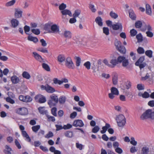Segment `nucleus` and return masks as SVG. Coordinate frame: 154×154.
<instances>
[{
  "mask_svg": "<svg viewBox=\"0 0 154 154\" xmlns=\"http://www.w3.org/2000/svg\"><path fill=\"white\" fill-rule=\"evenodd\" d=\"M57 108L55 107H53L51 110V112L53 115L54 116H57V114L56 113L57 112Z\"/></svg>",
  "mask_w": 154,
  "mask_h": 154,
  "instance_id": "052dcab7",
  "label": "nucleus"
},
{
  "mask_svg": "<svg viewBox=\"0 0 154 154\" xmlns=\"http://www.w3.org/2000/svg\"><path fill=\"white\" fill-rule=\"evenodd\" d=\"M119 57H118L117 59H112L110 62L111 64L109 63L107 60L106 59L104 60L103 61V63L106 65L108 66L109 67L113 68H114L117 64L119 63V61H118Z\"/></svg>",
  "mask_w": 154,
  "mask_h": 154,
  "instance_id": "20e7f679",
  "label": "nucleus"
},
{
  "mask_svg": "<svg viewBox=\"0 0 154 154\" xmlns=\"http://www.w3.org/2000/svg\"><path fill=\"white\" fill-rule=\"evenodd\" d=\"M22 11L19 8L15 9L14 15L17 18H19L22 16Z\"/></svg>",
  "mask_w": 154,
  "mask_h": 154,
  "instance_id": "f8f14e48",
  "label": "nucleus"
},
{
  "mask_svg": "<svg viewBox=\"0 0 154 154\" xmlns=\"http://www.w3.org/2000/svg\"><path fill=\"white\" fill-rule=\"evenodd\" d=\"M32 54L34 55V56L36 60H38L41 62H43V59L42 57L40 55L35 52H33Z\"/></svg>",
  "mask_w": 154,
  "mask_h": 154,
  "instance_id": "4468645a",
  "label": "nucleus"
},
{
  "mask_svg": "<svg viewBox=\"0 0 154 154\" xmlns=\"http://www.w3.org/2000/svg\"><path fill=\"white\" fill-rule=\"evenodd\" d=\"M54 102H55L54 101L52 100H48V104L50 107H51L52 106H55L57 103Z\"/></svg>",
  "mask_w": 154,
  "mask_h": 154,
  "instance_id": "79ce46f5",
  "label": "nucleus"
},
{
  "mask_svg": "<svg viewBox=\"0 0 154 154\" xmlns=\"http://www.w3.org/2000/svg\"><path fill=\"white\" fill-rule=\"evenodd\" d=\"M81 13V11L79 10H76L75 11L73 15V17L76 18L80 15Z\"/></svg>",
  "mask_w": 154,
  "mask_h": 154,
  "instance_id": "de8ad7c7",
  "label": "nucleus"
},
{
  "mask_svg": "<svg viewBox=\"0 0 154 154\" xmlns=\"http://www.w3.org/2000/svg\"><path fill=\"white\" fill-rule=\"evenodd\" d=\"M45 29L48 31L49 33L54 34H59L60 33L59 26L56 24L51 25L47 23L45 25Z\"/></svg>",
  "mask_w": 154,
  "mask_h": 154,
  "instance_id": "f257e3e1",
  "label": "nucleus"
},
{
  "mask_svg": "<svg viewBox=\"0 0 154 154\" xmlns=\"http://www.w3.org/2000/svg\"><path fill=\"white\" fill-rule=\"evenodd\" d=\"M89 8L93 12H95L96 11V10L94 8V5H93L90 4Z\"/></svg>",
  "mask_w": 154,
  "mask_h": 154,
  "instance_id": "338daca9",
  "label": "nucleus"
},
{
  "mask_svg": "<svg viewBox=\"0 0 154 154\" xmlns=\"http://www.w3.org/2000/svg\"><path fill=\"white\" fill-rule=\"evenodd\" d=\"M54 136V134L52 132L50 131L45 136V137L47 138H49L52 137Z\"/></svg>",
  "mask_w": 154,
  "mask_h": 154,
  "instance_id": "3c124183",
  "label": "nucleus"
},
{
  "mask_svg": "<svg viewBox=\"0 0 154 154\" xmlns=\"http://www.w3.org/2000/svg\"><path fill=\"white\" fill-rule=\"evenodd\" d=\"M66 7V5L63 3L59 6V8L60 10L62 11L64 10Z\"/></svg>",
  "mask_w": 154,
  "mask_h": 154,
  "instance_id": "864d4df0",
  "label": "nucleus"
},
{
  "mask_svg": "<svg viewBox=\"0 0 154 154\" xmlns=\"http://www.w3.org/2000/svg\"><path fill=\"white\" fill-rule=\"evenodd\" d=\"M145 54L149 58L152 57V51L151 50H148L145 52Z\"/></svg>",
  "mask_w": 154,
  "mask_h": 154,
  "instance_id": "a19ab883",
  "label": "nucleus"
},
{
  "mask_svg": "<svg viewBox=\"0 0 154 154\" xmlns=\"http://www.w3.org/2000/svg\"><path fill=\"white\" fill-rule=\"evenodd\" d=\"M11 80L12 83L14 84H17L20 81L19 78L15 75L11 77Z\"/></svg>",
  "mask_w": 154,
  "mask_h": 154,
  "instance_id": "4be33fe9",
  "label": "nucleus"
},
{
  "mask_svg": "<svg viewBox=\"0 0 154 154\" xmlns=\"http://www.w3.org/2000/svg\"><path fill=\"white\" fill-rule=\"evenodd\" d=\"M131 86V83L129 81H127L125 83V88L126 89L130 88Z\"/></svg>",
  "mask_w": 154,
  "mask_h": 154,
  "instance_id": "5fc2aeb1",
  "label": "nucleus"
},
{
  "mask_svg": "<svg viewBox=\"0 0 154 154\" xmlns=\"http://www.w3.org/2000/svg\"><path fill=\"white\" fill-rule=\"evenodd\" d=\"M22 75L23 78H26V79H29L31 77L29 74L26 71L24 72L23 73Z\"/></svg>",
  "mask_w": 154,
  "mask_h": 154,
  "instance_id": "72a5a7b5",
  "label": "nucleus"
},
{
  "mask_svg": "<svg viewBox=\"0 0 154 154\" xmlns=\"http://www.w3.org/2000/svg\"><path fill=\"white\" fill-rule=\"evenodd\" d=\"M51 100L55 102V103H57L58 101V98L57 96L54 94L50 96Z\"/></svg>",
  "mask_w": 154,
  "mask_h": 154,
  "instance_id": "473e14b6",
  "label": "nucleus"
},
{
  "mask_svg": "<svg viewBox=\"0 0 154 154\" xmlns=\"http://www.w3.org/2000/svg\"><path fill=\"white\" fill-rule=\"evenodd\" d=\"M43 107H40L38 108L39 112L42 114H44L47 112V111L44 109Z\"/></svg>",
  "mask_w": 154,
  "mask_h": 154,
  "instance_id": "58836bf2",
  "label": "nucleus"
},
{
  "mask_svg": "<svg viewBox=\"0 0 154 154\" xmlns=\"http://www.w3.org/2000/svg\"><path fill=\"white\" fill-rule=\"evenodd\" d=\"M112 28L114 30H117L120 29H122V26L121 23H116L112 25Z\"/></svg>",
  "mask_w": 154,
  "mask_h": 154,
  "instance_id": "2eb2a0df",
  "label": "nucleus"
},
{
  "mask_svg": "<svg viewBox=\"0 0 154 154\" xmlns=\"http://www.w3.org/2000/svg\"><path fill=\"white\" fill-rule=\"evenodd\" d=\"M146 29L148 31H151L152 30V28L149 24H146L145 23H143V26L140 29L141 31L144 32Z\"/></svg>",
  "mask_w": 154,
  "mask_h": 154,
  "instance_id": "9b49d317",
  "label": "nucleus"
},
{
  "mask_svg": "<svg viewBox=\"0 0 154 154\" xmlns=\"http://www.w3.org/2000/svg\"><path fill=\"white\" fill-rule=\"evenodd\" d=\"M75 146L77 148L79 149L80 150H82L83 147V146L82 144H80L78 143H76Z\"/></svg>",
  "mask_w": 154,
  "mask_h": 154,
  "instance_id": "0e129e2a",
  "label": "nucleus"
},
{
  "mask_svg": "<svg viewBox=\"0 0 154 154\" xmlns=\"http://www.w3.org/2000/svg\"><path fill=\"white\" fill-rule=\"evenodd\" d=\"M95 21L99 26H103L102 20L100 17H96Z\"/></svg>",
  "mask_w": 154,
  "mask_h": 154,
  "instance_id": "b1692460",
  "label": "nucleus"
},
{
  "mask_svg": "<svg viewBox=\"0 0 154 154\" xmlns=\"http://www.w3.org/2000/svg\"><path fill=\"white\" fill-rule=\"evenodd\" d=\"M129 13L130 18L133 20H135L136 17L132 9H130L129 11Z\"/></svg>",
  "mask_w": 154,
  "mask_h": 154,
  "instance_id": "a211bd4d",
  "label": "nucleus"
},
{
  "mask_svg": "<svg viewBox=\"0 0 154 154\" xmlns=\"http://www.w3.org/2000/svg\"><path fill=\"white\" fill-rule=\"evenodd\" d=\"M66 98L65 96L62 95L60 96L58 99L59 103L60 104H64L66 101Z\"/></svg>",
  "mask_w": 154,
  "mask_h": 154,
  "instance_id": "393cba45",
  "label": "nucleus"
},
{
  "mask_svg": "<svg viewBox=\"0 0 154 154\" xmlns=\"http://www.w3.org/2000/svg\"><path fill=\"white\" fill-rule=\"evenodd\" d=\"M65 65L69 69H73L74 68V63L70 57H68L66 58Z\"/></svg>",
  "mask_w": 154,
  "mask_h": 154,
  "instance_id": "423d86ee",
  "label": "nucleus"
},
{
  "mask_svg": "<svg viewBox=\"0 0 154 154\" xmlns=\"http://www.w3.org/2000/svg\"><path fill=\"white\" fill-rule=\"evenodd\" d=\"M22 134L23 136L26 138V140L28 142H30L31 140L29 135L26 131H21Z\"/></svg>",
  "mask_w": 154,
  "mask_h": 154,
  "instance_id": "dca6fc26",
  "label": "nucleus"
},
{
  "mask_svg": "<svg viewBox=\"0 0 154 154\" xmlns=\"http://www.w3.org/2000/svg\"><path fill=\"white\" fill-rule=\"evenodd\" d=\"M112 81L113 85H116L117 84L118 78L116 75H115L112 77Z\"/></svg>",
  "mask_w": 154,
  "mask_h": 154,
  "instance_id": "ea45409f",
  "label": "nucleus"
},
{
  "mask_svg": "<svg viewBox=\"0 0 154 154\" xmlns=\"http://www.w3.org/2000/svg\"><path fill=\"white\" fill-rule=\"evenodd\" d=\"M65 136L69 138H71L73 136V133L72 131H67L64 133Z\"/></svg>",
  "mask_w": 154,
  "mask_h": 154,
  "instance_id": "4c0bfd02",
  "label": "nucleus"
},
{
  "mask_svg": "<svg viewBox=\"0 0 154 154\" xmlns=\"http://www.w3.org/2000/svg\"><path fill=\"white\" fill-rule=\"evenodd\" d=\"M137 53L139 54H143L145 52V51L143 48L139 47L137 50Z\"/></svg>",
  "mask_w": 154,
  "mask_h": 154,
  "instance_id": "49530a36",
  "label": "nucleus"
},
{
  "mask_svg": "<svg viewBox=\"0 0 154 154\" xmlns=\"http://www.w3.org/2000/svg\"><path fill=\"white\" fill-rule=\"evenodd\" d=\"M41 88L42 90H45L48 93H53L55 91V90L54 88L50 86L48 84L45 85H42Z\"/></svg>",
  "mask_w": 154,
  "mask_h": 154,
  "instance_id": "39448f33",
  "label": "nucleus"
},
{
  "mask_svg": "<svg viewBox=\"0 0 154 154\" xmlns=\"http://www.w3.org/2000/svg\"><path fill=\"white\" fill-rule=\"evenodd\" d=\"M103 32L106 35H108L109 34V30L108 28L104 27L103 28Z\"/></svg>",
  "mask_w": 154,
  "mask_h": 154,
  "instance_id": "09e8293b",
  "label": "nucleus"
},
{
  "mask_svg": "<svg viewBox=\"0 0 154 154\" xmlns=\"http://www.w3.org/2000/svg\"><path fill=\"white\" fill-rule=\"evenodd\" d=\"M40 125H36L32 127V129L33 132L36 133L38 132V130L40 129Z\"/></svg>",
  "mask_w": 154,
  "mask_h": 154,
  "instance_id": "c85d7f7f",
  "label": "nucleus"
},
{
  "mask_svg": "<svg viewBox=\"0 0 154 154\" xmlns=\"http://www.w3.org/2000/svg\"><path fill=\"white\" fill-rule=\"evenodd\" d=\"M11 23L12 26L13 27L15 28L18 25L19 21L17 20L14 19L11 20Z\"/></svg>",
  "mask_w": 154,
  "mask_h": 154,
  "instance_id": "a878e982",
  "label": "nucleus"
},
{
  "mask_svg": "<svg viewBox=\"0 0 154 154\" xmlns=\"http://www.w3.org/2000/svg\"><path fill=\"white\" fill-rule=\"evenodd\" d=\"M145 59L144 56L141 57L135 63V65H138L139 64L142 63Z\"/></svg>",
  "mask_w": 154,
  "mask_h": 154,
  "instance_id": "c756f323",
  "label": "nucleus"
},
{
  "mask_svg": "<svg viewBox=\"0 0 154 154\" xmlns=\"http://www.w3.org/2000/svg\"><path fill=\"white\" fill-rule=\"evenodd\" d=\"M136 38L138 42H141L143 40L142 36L141 33H139L136 36Z\"/></svg>",
  "mask_w": 154,
  "mask_h": 154,
  "instance_id": "c9c22d12",
  "label": "nucleus"
},
{
  "mask_svg": "<svg viewBox=\"0 0 154 154\" xmlns=\"http://www.w3.org/2000/svg\"><path fill=\"white\" fill-rule=\"evenodd\" d=\"M144 23L141 21L138 20L135 23V26L136 28H141L143 26V23Z\"/></svg>",
  "mask_w": 154,
  "mask_h": 154,
  "instance_id": "f3484780",
  "label": "nucleus"
},
{
  "mask_svg": "<svg viewBox=\"0 0 154 154\" xmlns=\"http://www.w3.org/2000/svg\"><path fill=\"white\" fill-rule=\"evenodd\" d=\"M131 35L132 36H135L137 34V31L134 29H132L130 31Z\"/></svg>",
  "mask_w": 154,
  "mask_h": 154,
  "instance_id": "13d9d810",
  "label": "nucleus"
},
{
  "mask_svg": "<svg viewBox=\"0 0 154 154\" xmlns=\"http://www.w3.org/2000/svg\"><path fill=\"white\" fill-rule=\"evenodd\" d=\"M6 100L7 102L11 104H14L15 103V101L9 97H7L6 98Z\"/></svg>",
  "mask_w": 154,
  "mask_h": 154,
  "instance_id": "bf43d9fd",
  "label": "nucleus"
},
{
  "mask_svg": "<svg viewBox=\"0 0 154 154\" xmlns=\"http://www.w3.org/2000/svg\"><path fill=\"white\" fill-rule=\"evenodd\" d=\"M16 2V0H12L8 2L5 4V6L7 7L12 6L14 5L15 4Z\"/></svg>",
  "mask_w": 154,
  "mask_h": 154,
  "instance_id": "bb28decb",
  "label": "nucleus"
},
{
  "mask_svg": "<svg viewBox=\"0 0 154 154\" xmlns=\"http://www.w3.org/2000/svg\"><path fill=\"white\" fill-rule=\"evenodd\" d=\"M151 109H148L144 112L141 116L140 119L142 120H146L149 118H150V114Z\"/></svg>",
  "mask_w": 154,
  "mask_h": 154,
  "instance_id": "0eeeda50",
  "label": "nucleus"
},
{
  "mask_svg": "<svg viewBox=\"0 0 154 154\" xmlns=\"http://www.w3.org/2000/svg\"><path fill=\"white\" fill-rule=\"evenodd\" d=\"M46 101V99L45 97L42 96L39 99V102L40 103H42L45 102Z\"/></svg>",
  "mask_w": 154,
  "mask_h": 154,
  "instance_id": "e2e57ef3",
  "label": "nucleus"
},
{
  "mask_svg": "<svg viewBox=\"0 0 154 154\" xmlns=\"http://www.w3.org/2000/svg\"><path fill=\"white\" fill-rule=\"evenodd\" d=\"M100 129L99 127L97 125L94 126L92 129V132L94 133H97Z\"/></svg>",
  "mask_w": 154,
  "mask_h": 154,
  "instance_id": "a18cd8bd",
  "label": "nucleus"
},
{
  "mask_svg": "<svg viewBox=\"0 0 154 154\" xmlns=\"http://www.w3.org/2000/svg\"><path fill=\"white\" fill-rule=\"evenodd\" d=\"M76 65L77 66H79L81 63V58L79 57H76Z\"/></svg>",
  "mask_w": 154,
  "mask_h": 154,
  "instance_id": "6e6d98bb",
  "label": "nucleus"
},
{
  "mask_svg": "<svg viewBox=\"0 0 154 154\" xmlns=\"http://www.w3.org/2000/svg\"><path fill=\"white\" fill-rule=\"evenodd\" d=\"M38 51L41 52L42 53H48V50L46 48H39L38 49Z\"/></svg>",
  "mask_w": 154,
  "mask_h": 154,
  "instance_id": "774afa93",
  "label": "nucleus"
},
{
  "mask_svg": "<svg viewBox=\"0 0 154 154\" xmlns=\"http://www.w3.org/2000/svg\"><path fill=\"white\" fill-rule=\"evenodd\" d=\"M146 14L149 15H151L152 14V11L150 5L148 4H146Z\"/></svg>",
  "mask_w": 154,
  "mask_h": 154,
  "instance_id": "5701e85b",
  "label": "nucleus"
},
{
  "mask_svg": "<svg viewBox=\"0 0 154 154\" xmlns=\"http://www.w3.org/2000/svg\"><path fill=\"white\" fill-rule=\"evenodd\" d=\"M61 12L62 14V19H65L67 15H68L70 17H72V16L71 11L68 9H65L63 11H61Z\"/></svg>",
  "mask_w": 154,
  "mask_h": 154,
  "instance_id": "9d476101",
  "label": "nucleus"
},
{
  "mask_svg": "<svg viewBox=\"0 0 154 154\" xmlns=\"http://www.w3.org/2000/svg\"><path fill=\"white\" fill-rule=\"evenodd\" d=\"M32 32L36 35H39L40 32V31L38 29H33L31 30Z\"/></svg>",
  "mask_w": 154,
  "mask_h": 154,
  "instance_id": "4d7b16f0",
  "label": "nucleus"
},
{
  "mask_svg": "<svg viewBox=\"0 0 154 154\" xmlns=\"http://www.w3.org/2000/svg\"><path fill=\"white\" fill-rule=\"evenodd\" d=\"M73 125L75 127H81L84 125L83 122L81 120L76 119L75 120L73 123Z\"/></svg>",
  "mask_w": 154,
  "mask_h": 154,
  "instance_id": "1a4fd4ad",
  "label": "nucleus"
},
{
  "mask_svg": "<svg viewBox=\"0 0 154 154\" xmlns=\"http://www.w3.org/2000/svg\"><path fill=\"white\" fill-rule=\"evenodd\" d=\"M42 67L44 69L48 71H50V69L49 66L47 64L45 63H43L42 64Z\"/></svg>",
  "mask_w": 154,
  "mask_h": 154,
  "instance_id": "603ef678",
  "label": "nucleus"
},
{
  "mask_svg": "<svg viewBox=\"0 0 154 154\" xmlns=\"http://www.w3.org/2000/svg\"><path fill=\"white\" fill-rule=\"evenodd\" d=\"M118 60L119 63H122V65L123 67L128 70L131 69V66L129 63V60L127 59L125 57L119 56Z\"/></svg>",
  "mask_w": 154,
  "mask_h": 154,
  "instance_id": "f03ea898",
  "label": "nucleus"
},
{
  "mask_svg": "<svg viewBox=\"0 0 154 154\" xmlns=\"http://www.w3.org/2000/svg\"><path fill=\"white\" fill-rule=\"evenodd\" d=\"M116 120L119 127H123L125 125L126 122V119L123 115L120 114L116 116Z\"/></svg>",
  "mask_w": 154,
  "mask_h": 154,
  "instance_id": "7ed1b4c3",
  "label": "nucleus"
},
{
  "mask_svg": "<svg viewBox=\"0 0 154 154\" xmlns=\"http://www.w3.org/2000/svg\"><path fill=\"white\" fill-rule=\"evenodd\" d=\"M54 83L55 84H58L60 85L62 84V82L61 81L59 80L57 78H54L53 80Z\"/></svg>",
  "mask_w": 154,
  "mask_h": 154,
  "instance_id": "8fccbe9b",
  "label": "nucleus"
},
{
  "mask_svg": "<svg viewBox=\"0 0 154 154\" xmlns=\"http://www.w3.org/2000/svg\"><path fill=\"white\" fill-rule=\"evenodd\" d=\"M24 102H29L31 101L32 100V98L29 96L27 95L25 96Z\"/></svg>",
  "mask_w": 154,
  "mask_h": 154,
  "instance_id": "37998d69",
  "label": "nucleus"
},
{
  "mask_svg": "<svg viewBox=\"0 0 154 154\" xmlns=\"http://www.w3.org/2000/svg\"><path fill=\"white\" fill-rule=\"evenodd\" d=\"M149 151V147L147 146H143L141 150V154H148Z\"/></svg>",
  "mask_w": 154,
  "mask_h": 154,
  "instance_id": "ddd939ff",
  "label": "nucleus"
},
{
  "mask_svg": "<svg viewBox=\"0 0 154 154\" xmlns=\"http://www.w3.org/2000/svg\"><path fill=\"white\" fill-rule=\"evenodd\" d=\"M66 58L64 55L59 54L57 57V61L60 63H61L65 61Z\"/></svg>",
  "mask_w": 154,
  "mask_h": 154,
  "instance_id": "412c9836",
  "label": "nucleus"
},
{
  "mask_svg": "<svg viewBox=\"0 0 154 154\" xmlns=\"http://www.w3.org/2000/svg\"><path fill=\"white\" fill-rule=\"evenodd\" d=\"M72 125L69 124H67L66 125H64L63 126V129L65 130L70 129L72 128Z\"/></svg>",
  "mask_w": 154,
  "mask_h": 154,
  "instance_id": "69168bd1",
  "label": "nucleus"
},
{
  "mask_svg": "<svg viewBox=\"0 0 154 154\" xmlns=\"http://www.w3.org/2000/svg\"><path fill=\"white\" fill-rule=\"evenodd\" d=\"M117 50L121 53L123 54H125L126 52V50L125 47L122 45L119 47L118 49Z\"/></svg>",
  "mask_w": 154,
  "mask_h": 154,
  "instance_id": "f704fd0d",
  "label": "nucleus"
},
{
  "mask_svg": "<svg viewBox=\"0 0 154 154\" xmlns=\"http://www.w3.org/2000/svg\"><path fill=\"white\" fill-rule=\"evenodd\" d=\"M12 150L11 148L8 145H6L4 150V152L6 154H11Z\"/></svg>",
  "mask_w": 154,
  "mask_h": 154,
  "instance_id": "6ab92c4d",
  "label": "nucleus"
},
{
  "mask_svg": "<svg viewBox=\"0 0 154 154\" xmlns=\"http://www.w3.org/2000/svg\"><path fill=\"white\" fill-rule=\"evenodd\" d=\"M109 15L112 18L114 19H116L118 17V15L117 14L112 11H111L110 12Z\"/></svg>",
  "mask_w": 154,
  "mask_h": 154,
  "instance_id": "e433bc0d",
  "label": "nucleus"
},
{
  "mask_svg": "<svg viewBox=\"0 0 154 154\" xmlns=\"http://www.w3.org/2000/svg\"><path fill=\"white\" fill-rule=\"evenodd\" d=\"M84 65L88 69H90L91 63L90 62H86L84 63Z\"/></svg>",
  "mask_w": 154,
  "mask_h": 154,
  "instance_id": "680f3d73",
  "label": "nucleus"
},
{
  "mask_svg": "<svg viewBox=\"0 0 154 154\" xmlns=\"http://www.w3.org/2000/svg\"><path fill=\"white\" fill-rule=\"evenodd\" d=\"M110 125L109 124L106 123L105 126H103L102 128V130L100 131V133L102 134L105 133L106 132L107 130L110 128Z\"/></svg>",
  "mask_w": 154,
  "mask_h": 154,
  "instance_id": "aec40b11",
  "label": "nucleus"
},
{
  "mask_svg": "<svg viewBox=\"0 0 154 154\" xmlns=\"http://www.w3.org/2000/svg\"><path fill=\"white\" fill-rule=\"evenodd\" d=\"M28 39L31 41H33L35 43L38 42V39L35 37H33L31 35H29L28 37Z\"/></svg>",
  "mask_w": 154,
  "mask_h": 154,
  "instance_id": "7c9ffc66",
  "label": "nucleus"
},
{
  "mask_svg": "<svg viewBox=\"0 0 154 154\" xmlns=\"http://www.w3.org/2000/svg\"><path fill=\"white\" fill-rule=\"evenodd\" d=\"M16 112L21 115H25L28 114V111L25 107L20 108L17 109Z\"/></svg>",
  "mask_w": 154,
  "mask_h": 154,
  "instance_id": "6e6552de",
  "label": "nucleus"
},
{
  "mask_svg": "<svg viewBox=\"0 0 154 154\" xmlns=\"http://www.w3.org/2000/svg\"><path fill=\"white\" fill-rule=\"evenodd\" d=\"M115 45L117 49L122 46V43L117 40L115 41Z\"/></svg>",
  "mask_w": 154,
  "mask_h": 154,
  "instance_id": "c03bdc74",
  "label": "nucleus"
},
{
  "mask_svg": "<svg viewBox=\"0 0 154 154\" xmlns=\"http://www.w3.org/2000/svg\"><path fill=\"white\" fill-rule=\"evenodd\" d=\"M111 93L115 95H118L119 94V91L118 89L115 87H112L111 89Z\"/></svg>",
  "mask_w": 154,
  "mask_h": 154,
  "instance_id": "cd10ccee",
  "label": "nucleus"
},
{
  "mask_svg": "<svg viewBox=\"0 0 154 154\" xmlns=\"http://www.w3.org/2000/svg\"><path fill=\"white\" fill-rule=\"evenodd\" d=\"M64 36L66 38H71V33L69 31H65L64 33Z\"/></svg>",
  "mask_w": 154,
  "mask_h": 154,
  "instance_id": "2f4dec72",
  "label": "nucleus"
}]
</instances>
